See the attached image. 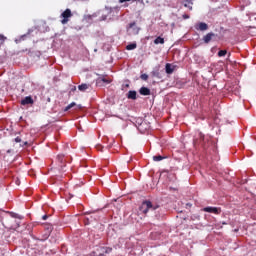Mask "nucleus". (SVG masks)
Returning a JSON list of instances; mask_svg holds the SVG:
<instances>
[{
    "label": "nucleus",
    "mask_w": 256,
    "mask_h": 256,
    "mask_svg": "<svg viewBox=\"0 0 256 256\" xmlns=\"http://www.w3.org/2000/svg\"><path fill=\"white\" fill-rule=\"evenodd\" d=\"M156 209H159V205H153L149 200L143 201L140 206V211L144 213V215H147L149 211H156Z\"/></svg>",
    "instance_id": "obj_1"
},
{
    "label": "nucleus",
    "mask_w": 256,
    "mask_h": 256,
    "mask_svg": "<svg viewBox=\"0 0 256 256\" xmlns=\"http://www.w3.org/2000/svg\"><path fill=\"white\" fill-rule=\"evenodd\" d=\"M61 17L63 18L61 20L62 25H67L69 23V18L73 17V13L71 12V9L67 8L62 14Z\"/></svg>",
    "instance_id": "obj_2"
},
{
    "label": "nucleus",
    "mask_w": 256,
    "mask_h": 256,
    "mask_svg": "<svg viewBox=\"0 0 256 256\" xmlns=\"http://www.w3.org/2000/svg\"><path fill=\"white\" fill-rule=\"evenodd\" d=\"M205 213H213L214 215H221V208L208 206L202 209Z\"/></svg>",
    "instance_id": "obj_3"
},
{
    "label": "nucleus",
    "mask_w": 256,
    "mask_h": 256,
    "mask_svg": "<svg viewBox=\"0 0 256 256\" xmlns=\"http://www.w3.org/2000/svg\"><path fill=\"white\" fill-rule=\"evenodd\" d=\"M34 101L31 96H26L24 99L21 100V105H33Z\"/></svg>",
    "instance_id": "obj_4"
},
{
    "label": "nucleus",
    "mask_w": 256,
    "mask_h": 256,
    "mask_svg": "<svg viewBox=\"0 0 256 256\" xmlns=\"http://www.w3.org/2000/svg\"><path fill=\"white\" fill-rule=\"evenodd\" d=\"M182 5L184 7L189 8V11H193V1L192 0H181Z\"/></svg>",
    "instance_id": "obj_5"
},
{
    "label": "nucleus",
    "mask_w": 256,
    "mask_h": 256,
    "mask_svg": "<svg viewBox=\"0 0 256 256\" xmlns=\"http://www.w3.org/2000/svg\"><path fill=\"white\" fill-rule=\"evenodd\" d=\"M213 37H215V33L213 32H210L208 34H206L204 37H203V41L204 43H211V39H213Z\"/></svg>",
    "instance_id": "obj_6"
},
{
    "label": "nucleus",
    "mask_w": 256,
    "mask_h": 256,
    "mask_svg": "<svg viewBox=\"0 0 256 256\" xmlns=\"http://www.w3.org/2000/svg\"><path fill=\"white\" fill-rule=\"evenodd\" d=\"M196 29H198L199 31H207V29H209V25H207V23H205V22H200L196 26Z\"/></svg>",
    "instance_id": "obj_7"
},
{
    "label": "nucleus",
    "mask_w": 256,
    "mask_h": 256,
    "mask_svg": "<svg viewBox=\"0 0 256 256\" xmlns=\"http://www.w3.org/2000/svg\"><path fill=\"white\" fill-rule=\"evenodd\" d=\"M127 99H132L133 101H135V99H137V91L135 90H130L127 93Z\"/></svg>",
    "instance_id": "obj_8"
},
{
    "label": "nucleus",
    "mask_w": 256,
    "mask_h": 256,
    "mask_svg": "<svg viewBox=\"0 0 256 256\" xmlns=\"http://www.w3.org/2000/svg\"><path fill=\"white\" fill-rule=\"evenodd\" d=\"M139 93L140 95L147 96V95H151V90L147 87H141L139 90Z\"/></svg>",
    "instance_id": "obj_9"
},
{
    "label": "nucleus",
    "mask_w": 256,
    "mask_h": 256,
    "mask_svg": "<svg viewBox=\"0 0 256 256\" xmlns=\"http://www.w3.org/2000/svg\"><path fill=\"white\" fill-rule=\"evenodd\" d=\"M165 69L168 75H171L175 71V68L169 63L166 64Z\"/></svg>",
    "instance_id": "obj_10"
},
{
    "label": "nucleus",
    "mask_w": 256,
    "mask_h": 256,
    "mask_svg": "<svg viewBox=\"0 0 256 256\" xmlns=\"http://www.w3.org/2000/svg\"><path fill=\"white\" fill-rule=\"evenodd\" d=\"M165 43V39L162 38L161 36H158L155 40H154V44L155 45H163Z\"/></svg>",
    "instance_id": "obj_11"
},
{
    "label": "nucleus",
    "mask_w": 256,
    "mask_h": 256,
    "mask_svg": "<svg viewBox=\"0 0 256 256\" xmlns=\"http://www.w3.org/2000/svg\"><path fill=\"white\" fill-rule=\"evenodd\" d=\"M102 83H105L106 85H109V83H111V80L107 79V78H99L97 80V84L101 85Z\"/></svg>",
    "instance_id": "obj_12"
},
{
    "label": "nucleus",
    "mask_w": 256,
    "mask_h": 256,
    "mask_svg": "<svg viewBox=\"0 0 256 256\" xmlns=\"http://www.w3.org/2000/svg\"><path fill=\"white\" fill-rule=\"evenodd\" d=\"M127 51H133V49H137V43H131L126 46Z\"/></svg>",
    "instance_id": "obj_13"
},
{
    "label": "nucleus",
    "mask_w": 256,
    "mask_h": 256,
    "mask_svg": "<svg viewBox=\"0 0 256 256\" xmlns=\"http://www.w3.org/2000/svg\"><path fill=\"white\" fill-rule=\"evenodd\" d=\"M163 159H167V156H161V155L153 156V161H156V162L163 161Z\"/></svg>",
    "instance_id": "obj_14"
},
{
    "label": "nucleus",
    "mask_w": 256,
    "mask_h": 256,
    "mask_svg": "<svg viewBox=\"0 0 256 256\" xmlns=\"http://www.w3.org/2000/svg\"><path fill=\"white\" fill-rule=\"evenodd\" d=\"M78 89L82 92L87 91V89H89V84H81L78 86Z\"/></svg>",
    "instance_id": "obj_15"
},
{
    "label": "nucleus",
    "mask_w": 256,
    "mask_h": 256,
    "mask_svg": "<svg viewBox=\"0 0 256 256\" xmlns=\"http://www.w3.org/2000/svg\"><path fill=\"white\" fill-rule=\"evenodd\" d=\"M58 163H65V155L63 154H59L57 157H56Z\"/></svg>",
    "instance_id": "obj_16"
},
{
    "label": "nucleus",
    "mask_w": 256,
    "mask_h": 256,
    "mask_svg": "<svg viewBox=\"0 0 256 256\" xmlns=\"http://www.w3.org/2000/svg\"><path fill=\"white\" fill-rule=\"evenodd\" d=\"M201 141H202V145H203L204 149H207V147H209V144H207V141H209V140L205 139V136H202Z\"/></svg>",
    "instance_id": "obj_17"
},
{
    "label": "nucleus",
    "mask_w": 256,
    "mask_h": 256,
    "mask_svg": "<svg viewBox=\"0 0 256 256\" xmlns=\"http://www.w3.org/2000/svg\"><path fill=\"white\" fill-rule=\"evenodd\" d=\"M7 41V37H5L3 34H0V47Z\"/></svg>",
    "instance_id": "obj_18"
},
{
    "label": "nucleus",
    "mask_w": 256,
    "mask_h": 256,
    "mask_svg": "<svg viewBox=\"0 0 256 256\" xmlns=\"http://www.w3.org/2000/svg\"><path fill=\"white\" fill-rule=\"evenodd\" d=\"M75 105H77L75 102L70 103L68 106H66L64 111H69V109H73V107H75Z\"/></svg>",
    "instance_id": "obj_19"
},
{
    "label": "nucleus",
    "mask_w": 256,
    "mask_h": 256,
    "mask_svg": "<svg viewBox=\"0 0 256 256\" xmlns=\"http://www.w3.org/2000/svg\"><path fill=\"white\" fill-rule=\"evenodd\" d=\"M225 55H227V50H220L218 52V57H225Z\"/></svg>",
    "instance_id": "obj_20"
},
{
    "label": "nucleus",
    "mask_w": 256,
    "mask_h": 256,
    "mask_svg": "<svg viewBox=\"0 0 256 256\" xmlns=\"http://www.w3.org/2000/svg\"><path fill=\"white\" fill-rule=\"evenodd\" d=\"M140 79H142V81H147V79H149V75L142 74V75H140Z\"/></svg>",
    "instance_id": "obj_21"
},
{
    "label": "nucleus",
    "mask_w": 256,
    "mask_h": 256,
    "mask_svg": "<svg viewBox=\"0 0 256 256\" xmlns=\"http://www.w3.org/2000/svg\"><path fill=\"white\" fill-rule=\"evenodd\" d=\"M85 19H86V21L89 23V21H92L93 16L88 15V16L85 17Z\"/></svg>",
    "instance_id": "obj_22"
},
{
    "label": "nucleus",
    "mask_w": 256,
    "mask_h": 256,
    "mask_svg": "<svg viewBox=\"0 0 256 256\" xmlns=\"http://www.w3.org/2000/svg\"><path fill=\"white\" fill-rule=\"evenodd\" d=\"M15 143H21V137H16L15 138Z\"/></svg>",
    "instance_id": "obj_23"
},
{
    "label": "nucleus",
    "mask_w": 256,
    "mask_h": 256,
    "mask_svg": "<svg viewBox=\"0 0 256 256\" xmlns=\"http://www.w3.org/2000/svg\"><path fill=\"white\" fill-rule=\"evenodd\" d=\"M48 217L49 216H47V215L42 216L43 221H47Z\"/></svg>",
    "instance_id": "obj_24"
},
{
    "label": "nucleus",
    "mask_w": 256,
    "mask_h": 256,
    "mask_svg": "<svg viewBox=\"0 0 256 256\" xmlns=\"http://www.w3.org/2000/svg\"><path fill=\"white\" fill-rule=\"evenodd\" d=\"M183 19H189V15L184 14V15H183Z\"/></svg>",
    "instance_id": "obj_25"
},
{
    "label": "nucleus",
    "mask_w": 256,
    "mask_h": 256,
    "mask_svg": "<svg viewBox=\"0 0 256 256\" xmlns=\"http://www.w3.org/2000/svg\"><path fill=\"white\" fill-rule=\"evenodd\" d=\"M133 25H135V23L130 24V27H133Z\"/></svg>",
    "instance_id": "obj_26"
},
{
    "label": "nucleus",
    "mask_w": 256,
    "mask_h": 256,
    "mask_svg": "<svg viewBox=\"0 0 256 256\" xmlns=\"http://www.w3.org/2000/svg\"><path fill=\"white\" fill-rule=\"evenodd\" d=\"M77 88L74 86V88L72 89V91H75Z\"/></svg>",
    "instance_id": "obj_27"
},
{
    "label": "nucleus",
    "mask_w": 256,
    "mask_h": 256,
    "mask_svg": "<svg viewBox=\"0 0 256 256\" xmlns=\"http://www.w3.org/2000/svg\"><path fill=\"white\" fill-rule=\"evenodd\" d=\"M236 232L239 231L238 229L235 230Z\"/></svg>",
    "instance_id": "obj_28"
},
{
    "label": "nucleus",
    "mask_w": 256,
    "mask_h": 256,
    "mask_svg": "<svg viewBox=\"0 0 256 256\" xmlns=\"http://www.w3.org/2000/svg\"><path fill=\"white\" fill-rule=\"evenodd\" d=\"M133 1H137V0H133Z\"/></svg>",
    "instance_id": "obj_29"
}]
</instances>
